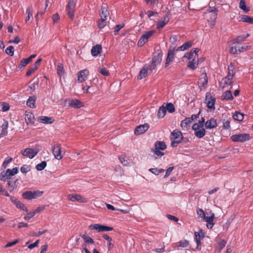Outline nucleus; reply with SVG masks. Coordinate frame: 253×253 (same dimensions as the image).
<instances>
[{
    "instance_id": "obj_36",
    "label": "nucleus",
    "mask_w": 253,
    "mask_h": 253,
    "mask_svg": "<svg viewBox=\"0 0 253 253\" xmlns=\"http://www.w3.org/2000/svg\"><path fill=\"white\" fill-rule=\"evenodd\" d=\"M166 107L164 105L161 106L158 111V117L159 118H164L166 113Z\"/></svg>"
},
{
    "instance_id": "obj_4",
    "label": "nucleus",
    "mask_w": 253,
    "mask_h": 253,
    "mask_svg": "<svg viewBox=\"0 0 253 253\" xmlns=\"http://www.w3.org/2000/svg\"><path fill=\"white\" fill-rule=\"evenodd\" d=\"M231 140L235 142H244L251 139V137L248 133H241L239 134H234L230 137Z\"/></svg>"
},
{
    "instance_id": "obj_49",
    "label": "nucleus",
    "mask_w": 253,
    "mask_h": 253,
    "mask_svg": "<svg viewBox=\"0 0 253 253\" xmlns=\"http://www.w3.org/2000/svg\"><path fill=\"white\" fill-rule=\"evenodd\" d=\"M30 61L28 58H23L20 64L18 66V68L21 69L25 67L28 64L30 63Z\"/></svg>"
},
{
    "instance_id": "obj_10",
    "label": "nucleus",
    "mask_w": 253,
    "mask_h": 253,
    "mask_svg": "<svg viewBox=\"0 0 253 253\" xmlns=\"http://www.w3.org/2000/svg\"><path fill=\"white\" fill-rule=\"evenodd\" d=\"M40 150L37 148L33 149L26 148L22 151L21 153L24 156L29 157L30 159H32L37 155Z\"/></svg>"
},
{
    "instance_id": "obj_15",
    "label": "nucleus",
    "mask_w": 253,
    "mask_h": 253,
    "mask_svg": "<svg viewBox=\"0 0 253 253\" xmlns=\"http://www.w3.org/2000/svg\"><path fill=\"white\" fill-rule=\"evenodd\" d=\"M89 72L87 69H84L79 71L77 74L78 81L79 83H83L88 78Z\"/></svg>"
},
{
    "instance_id": "obj_12",
    "label": "nucleus",
    "mask_w": 253,
    "mask_h": 253,
    "mask_svg": "<svg viewBox=\"0 0 253 253\" xmlns=\"http://www.w3.org/2000/svg\"><path fill=\"white\" fill-rule=\"evenodd\" d=\"M89 228L91 230H96L98 232L110 231L113 230V228L112 227L107 226L99 224H94L90 225L89 226Z\"/></svg>"
},
{
    "instance_id": "obj_27",
    "label": "nucleus",
    "mask_w": 253,
    "mask_h": 253,
    "mask_svg": "<svg viewBox=\"0 0 253 253\" xmlns=\"http://www.w3.org/2000/svg\"><path fill=\"white\" fill-rule=\"evenodd\" d=\"M232 80L233 78L229 77L227 76L226 77L222 79L220 82V84L222 88L225 87L228 85H231L233 83Z\"/></svg>"
},
{
    "instance_id": "obj_55",
    "label": "nucleus",
    "mask_w": 253,
    "mask_h": 253,
    "mask_svg": "<svg viewBox=\"0 0 253 253\" xmlns=\"http://www.w3.org/2000/svg\"><path fill=\"white\" fill-rule=\"evenodd\" d=\"M26 13L27 14L28 16L26 18V22H27V21L30 19V17L33 15L32 7L29 6L27 8Z\"/></svg>"
},
{
    "instance_id": "obj_46",
    "label": "nucleus",
    "mask_w": 253,
    "mask_h": 253,
    "mask_svg": "<svg viewBox=\"0 0 253 253\" xmlns=\"http://www.w3.org/2000/svg\"><path fill=\"white\" fill-rule=\"evenodd\" d=\"M243 22L253 24V17H250L248 15H243L241 19Z\"/></svg>"
},
{
    "instance_id": "obj_5",
    "label": "nucleus",
    "mask_w": 253,
    "mask_h": 253,
    "mask_svg": "<svg viewBox=\"0 0 253 253\" xmlns=\"http://www.w3.org/2000/svg\"><path fill=\"white\" fill-rule=\"evenodd\" d=\"M43 191L39 190L36 191H28L24 192L22 194V197L24 199L27 200H32L33 199H37V198L40 197L42 196Z\"/></svg>"
},
{
    "instance_id": "obj_3",
    "label": "nucleus",
    "mask_w": 253,
    "mask_h": 253,
    "mask_svg": "<svg viewBox=\"0 0 253 253\" xmlns=\"http://www.w3.org/2000/svg\"><path fill=\"white\" fill-rule=\"evenodd\" d=\"M18 172V169L17 167L12 169H7L5 172L0 173V180L3 181H6V180L10 179L11 177Z\"/></svg>"
},
{
    "instance_id": "obj_20",
    "label": "nucleus",
    "mask_w": 253,
    "mask_h": 253,
    "mask_svg": "<svg viewBox=\"0 0 253 253\" xmlns=\"http://www.w3.org/2000/svg\"><path fill=\"white\" fill-rule=\"evenodd\" d=\"M214 218V213H211V216H206L203 219L207 223V227L208 229H211L214 223L213 220Z\"/></svg>"
},
{
    "instance_id": "obj_53",
    "label": "nucleus",
    "mask_w": 253,
    "mask_h": 253,
    "mask_svg": "<svg viewBox=\"0 0 253 253\" xmlns=\"http://www.w3.org/2000/svg\"><path fill=\"white\" fill-rule=\"evenodd\" d=\"M98 71L103 76H109L110 75L109 71L105 68L100 67L98 69Z\"/></svg>"
},
{
    "instance_id": "obj_58",
    "label": "nucleus",
    "mask_w": 253,
    "mask_h": 253,
    "mask_svg": "<svg viewBox=\"0 0 253 253\" xmlns=\"http://www.w3.org/2000/svg\"><path fill=\"white\" fill-rule=\"evenodd\" d=\"M14 51V48L13 46H9L5 49L6 53L7 54H9L11 56L13 55Z\"/></svg>"
},
{
    "instance_id": "obj_26",
    "label": "nucleus",
    "mask_w": 253,
    "mask_h": 253,
    "mask_svg": "<svg viewBox=\"0 0 253 253\" xmlns=\"http://www.w3.org/2000/svg\"><path fill=\"white\" fill-rule=\"evenodd\" d=\"M8 127V123L7 121L3 120V123L1 126V132L0 134V138L2 137L7 134V128Z\"/></svg>"
},
{
    "instance_id": "obj_61",
    "label": "nucleus",
    "mask_w": 253,
    "mask_h": 253,
    "mask_svg": "<svg viewBox=\"0 0 253 253\" xmlns=\"http://www.w3.org/2000/svg\"><path fill=\"white\" fill-rule=\"evenodd\" d=\"M124 27V24H119V25H117L115 26V30H114V35H117L118 34V33L119 32V31L122 29L123 28V27Z\"/></svg>"
},
{
    "instance_id": "obj_35",
    "label": "nucleus",
    "mask_w": 253,
    "mask_h": 253,
    "mask_svg": "<svg viewBox=\"0 0 253 253\" xmlns=\"http://www.w3.org/2000/svg\"><path fill=\"white\" fill-rule=\"evenodd\" d=\"M104 239L108 241L107 247L109 250L112 249L114 245L112 243V238L106 234H104L102 236Z\"/></svg>"
},
{
    "instance_id": "obj_28",
    "label": "nucleus",
    "mask_w": 253,
    "mask_h": 253,
    "mask_svg": "<svg viewBox=\"0 0 253 253\" xmlns=\"http://www.w3.org/2000/svg\"><path fill=\"white\" fill-rule=\"evenodd\" d=\"M18 179H16L14 180H9L7 182L8 186L9 188V191L11 192L16 189L17 187Z\"/></svg>"
},
{
    "instance_id": "obj_2",
    "label": "nucleus",
    "mask_w": 253,
    "mask_h": 253,
    "mask_svg": "<svg viewBox=\"0 0 253 253\" xmlns=\"http://www.w3.org/2000/svg\"><path fill=\"white\" fill-rule=\"evenodd\" d=\"M109 14V12L106 7L102 6L101 7V12L100 13L101 19L97 22V25L99 29H103L106 26L107 24V17Z\"/></svg>"
},
{
    "instance_id": "obj_52",
    "label": "nucleus",
    "mask_w": 253,
    "mask_h": 253,
    "mask_svg": "<svg viewBox=\"0 0 253 253\" xmlns=\"http://www.w3.org/2000/svg\"><path fill=\"white\" fill-rule=\"evenodd\" d=\"M166 111L168 110L170 113H172L175 111V108L173 104L171 103H167L166 105Z\"/></svg>"
},
{
    "instance_id": "obj_39",
    "label": "nucleus",
    "mask_w": 253,
    "mask_h": 253,
    "mask_svg": "<svg viewBox=\"0 0 253 253\" xmlns=\"http://www.w3.org/2000/svg\"><path fill=\"white\" fill-rule=\"evenodd\" d=\"M195 240H196V244L197 245V248H198L199 247L201 246V240L203 238L204 235H201L200 233L198 232H196L195 233Z\"/></svg>"
},
{
    "instance_id": "obj_14",
    "label": "nucleus",
    "mask_w": 253,
    "mask_h": 253,
    "mask_svg": "<svg viewBox=\"0 0 253 253\" xmlns=\"http://www.w3.org/2000/svg\"><path fill=\"white\" fill-rule=\"evenodd\" d=\"M215 102V98L212 97L210 92H207L205 98V103L207 104V107L209 109L214 110Z\"/></svg>"
},
{
    "instance_id": "obj_22",
    "label": "nucleus",
    "mask_w": 253,
    "mask_h": 253,
    "mask_svg": "<svg viewBox=\"0 0 253 253\" xmlns=\"http://www.w3.org/2000/svg\"><path fill=\"white\" fill-rule=\"evenodd\" d=\"M205 127L207 129H212L217 126L216 120L214 118H211L205 123Z\"/></svg>"
},
{
    "instance_id": "obj_37",
    "label": "nucleus",
    "mask_w": 253,
    "mask_h": 253,
    "mask_svg": "<svg viewBox=\"0 0 253 253\" xmlns=\"http://www.w3.org/2000/svg\"><path fill=\"white\" fill-rule=\"evenodd\" d=\"M199 61V60L195 61H193L192 60H189L187 64V67L192 70H195L198 67Z\"/></svg>"
},
{
    "instance_id": "obj_11",
    "label": "nucleus",
    "mask_w": 253,
    "mask_h": 253,
    "mask_svg": "<svg viewBox=\"0 0 253 253\" xmlns=\"http://www.w3.org/2000/svg\"><path fill=\"white\" fill-rule=\"evenodd\" d=\"M199 49L198 48H194L191 50L190 52H187L185 54L183 57L187 58L189 60H199L198 52Z\"/></svg>"
},
{
    "instance_id": "obj_16",
    "label": "nucleus",
    "mask_w": 253,
    "mask_h": 253,
    "mask_svg": "<svg viewBox=\"0 0 253 253\" xmlns=\"http://www.w3.org/2000/svg\"><path fill=\"white\" fill-rule=\"evenodd\" d=\"M10 201L18 209L23 211H28V210L25 205L22 203L20 201L17 200L16 198L14 197H10Z\"/></svg>"
},
{
    "instance_id": "obj_47",
    "label": "nucleus",
    "mask_w": 253,
    "mask_h": 253,
    "mask_svg": "<svg viewBox=\"0 0 253 253\" xmlns=\"http://www.w3.org/2000/svg\"><path fill=\"white\" fill-rule=\"evenodd\" d=\"M223 128L225 129L230 130L231 128L230 122L229 120L224 119L222 120Z\"/></svg>"
},
{
    "instance_id": "obj_31",
    "label": "nucleus",
    "mask_w": 253,
    "mask_h": 253,
    "mask_svg": "<svg viewBox=\"0 0 253 253\" xmlns=\"http://www.w3.org/2000/svg\"><path fill=\"white\" fill-rule=\"evenodd\" d=\"M167 148V146L164 142L157 141L155 144V149L159 150H164Z\"/></svg>"
},
{
    "instance_id": "obj_44",
    "label": "nucleus",
    "mask_w": 253,
    "mask_h": 253,
    "mask_svg": "<svg viewBox=\"0 0 253 253\" xmlns=\"http://www.w3.org/2000/svg\"><path fill=\"white\" fill-rule=\"evenodd\" d=\"M244 115L243 113L236 112L233 115V118L235 120L242 121L244 119Z\"/></svg>"
},
{
    "instance_id": "obj_38",
    "label": "nucleus",
    "mask_w": 253,
    "mask_h": 253,
    "mask_svg": "<svg viewBox=\"0 0 253 253\" xmlns=\"http://www.w3.org/2000/svg\"><path fill=\"white\" fill-rule=\"evenodd\" d=\"M192 45V43L191 41H188L183 44L181 46L179 47L177 50H185L190 48Z\"/></svg>"
},
{
    "instance_id": "obj_54",
    "label": "nucleus",
    "mask_w": 253,
    "mask_h": 253,
    "mask_svg": "<svg viewBox=\"0 0 253 253\" xmlns=\"http://www.w3.org/2000/svg\"><path fill=\"white\" fill-rule=\"evenodd\" d=\"M46 166V162L45 161H42L36 166V169L39 171H41L43 170Z\"/></svg>"
},
{
    "instance_id": "obj_19",
    "label": "nucleus",
    "mask_w": 253,
    "mask_h": 253,
    "mask_svg": "<svg viewBox=\"0 0 253 253\" xmlns=\"http://www.w3.org/2000/svg\"><path fill=\"white\" fill-rule=\"evenodd\" d=\"M26 124L32 125L34 124L35 116L30 111H26L25 113Z\"/></svg>"
},
{
    "instance_id": "obj_57",
    "label": "nucleus",
    "mask_w": 253,
    "mask_h": 253,
    "mask_svg": "<svg viewBox=\"0 0 253 253\" xmlns=\"http://www.w3.org/2000/svg\"><path fill=\"white\" fill-rule=\"evenodd\" d=\"M227 242L224 240H221L218 243V248L219 251L222 250L225 246Z\"/></svg>"
},
{
    "instance_id": "obj_23",
    "label": "nucleus",
    "mask_w": 253,
    "mask_h": 253,
    "mask_svg": "<svg viewBox=\"0 0 253 253\" xmlns=\"http://www.w3.org/2000/svg\"><path fill=\"white\" fill-rule=\"evenodd\" d=\"M38 121L43 124H51L54 122V119L51 117L41 116L38 118Z\"/></svg>"
},
{
    "instance_id": "obj_42",
    "label": "nucleus",
    "mask_w": 253,
    "mask_h": 253,
    "mask_svg": "<svg viewBox=\"0 0 253 253\" xmlns=\"http://www.w3.org/2000/svg\"><path fill=\"white\" fill-rule=\"evenodd\" d=\"M148 74V69L147 68H143L141 69L138 76V79L141 80L145 78Z\"/></svg>"
},
{
    "instance_id": "obj_60",
    "label": "nucleus",
    "mask_w": 253,
    "mask_h": 253,
    "mask_svg": "<svg viewBox=\"0 0 253 253\" xmlns=\"http://www.w3.org/2000/svg\"><path fill=\"white\" fill-rule=\"evenodd\" d=\"M35 215V212H30L27 213L24 217L25 220H29Z\"/></svg>"
},
{
    "instance_id": "obj_29",
    "label": "nucleus",
    "mask_w": 253,
    "mask_h": 253,
    "mask_svg": "<svg viewBox=\"0 0 253 253\" xmlns=\"http://www.w3.org/2000/svg\"><path fill=\"white\" fill-rule=\"evenodd\" d=\"M102 50V47L100 44H96V45L92 47L91 50V53L92 56H96L101 52Z\"/></svg>"
},
{
    "instance_id": "obj_40",
    "label": "nucleus",
    "mask_w": 253,
    "mask_h": 253,
    "mask_svg": "<svg viewBox=\"0 0 253 253\" xmlns=\"http://www.w3.org/2000/svg\"><path fill=\"white\" fill-rule=\"evenodd\" d=\"M194 134L199 138H201L205 136L206 134V130L204 128H202L200 129L195 131Z\"/></svg>"
},
{
    "instance_id": "obj_48",
    "label": "nucleus",
    "mask_w": 253,
    "mask_h": 253,
    "mask_svg": "<svg viewBox=\"0 0 253 253\" xmlns=\"http://www.w3.org/2000/svg\"><path fill=\"white\" fill-rule=\"evenodd\" d=\"M149 170L155 175H158L161 173L164 172L165 170L163 169L151 168Z\"/></svg>"
},
{
    "instance_id": "obj_6",
    "label": "nucleus",
    "mask_w": 253,
    "mask_h": 253,
    "mask_svg": "<svg viewBox=\"0 0 253 253\" xmlns=\"http://www.w3.org/2000/svg\"><path fill=\"white\" fill-rule=\"evenodd\" d=\"M247 47L248 46L245 43H237V44L230 47L229 52L233 54H239L245 51L247 49Z\"/></svg>"
},
{
    "instance_id": "obj_43",
    "label": "nucleus",
    "mask_w": 253,
    "mask_h": 253,
    "mask_svg": "<svg viewBox=\"0 0 253 253\" xmlns=\"http://www.w3.org/2000/svg\"><path fill=\"white\" fill-rule=\"evenodd\" d=\"M57 74L60 77L64 74L63 65L60 63H58L57 65Z\"/></svg>"
},
{
    "instance_id": "obj_33",
    "label": "nucleus",
    "mask_w": 253,
    "mask_h": 253,
    "mask_svg": "<svg viewBox=\"0 0 253 253\" xmlns=\"http://www.w3.org/2000/svg\"><path fill=\"white\" fill-rule=\"evenodd\" d=\"M249 36V34H247L246 35H243L239 36L237 37L235 39L233 40V42L234 43H239L242 42H244Z\"/></svg>"
},
{
    "instance_id": "obj_56",
    "label": "nucleus",
    "mask_w": 253,
    "mask_h": 253,
    "mask_svg": "<svg viewBox=\"0 0 253 253\" xmlns=\"http://www.w3.org/2000/svg\"><path fill=\"white\" fill-rule=\"evenodd\" d=\"M197 213L199 218L204 219L206 216V214L202 209H198L197 210Z\"/></svg>"
},
{
    "instance_id": "obj_59",
    "label": "nucleus",
    "mask_w": 253,
    "mask_h": 253,
    "mask_svg": "<svg viewBox=\"0 0 253 253\" xmlns=\"http://www.w3.org/2000/svg\"><path fill=\"white\" fill-rule=\"evenodd\" d=\"M12 161V158L9 157H7L5 158V160L2 163V167L4 168H6L8 164Z\"/></svg>"
},
{
    "instance_id": "obj_25",
    "label": "nucleus",
    "mask_w": 253,
    "mask_h": 253,
    "mask_svg": "<svg viewBox=\"0 0 253 253\" xmlns=\"http://www.w3.org/2000/svg\"><path fill=\"white\" fill-rule=\"evenodd\" d=\"M69 106L75 108H80L83 106V103L78 99H72L69 100Z\"/></svg>"
},
{
    "instance_id": "obj_13",
    "label": "nucleus",
    "mask_w": 253,
    "mask_h": 253,
    "mask_svg": "<svg viewBox=\"0 0 253 253\" xmlns=\"http://www.w3.org/2000/svg\"><path fill=\"white\" fill-rule=\"evenodd\" d=\"M67 199L72 202H79L80 203H85L87 202V199L83 197L80 194H69L67 196Z\"/></svg>"
},
{
    "instance_id": "obj_51",
    "label": "nucleus",
    "mask_w": 253,
    "mask_h": 253,
    "mask_svg": "<svg viewBox=\"0 0 253 253\" xmlns=\"http://www.w3.org/2000/svg\"><path fill=\"white\" fill-rule=\"evenodd\" d=\"M81 237L85 243L89 244H93L94 243L93 240L90 237L85 234L83 235Z\"/></svg>"
},
{
    "instance_id": "obj_63",
    "label": "nucleus",
    "mask_w": 253,
    "mask_h": 253,
    "mask_svg": "<svg viewBox=\"0 0 253 253\" xmlns=\"http://www.w3.org/2000/svg\"><path fill=\"white\" fill-rule=\"evenodd\" d=\"M152 152H153L155 155H156L158 157H161L164 155V153L159 150H157L156 149H152Z\"/></svg>"
},
{
    "instance_id": "obj_45",
    "label": "nucleus",
    "mask_w": 253,
    "mask_h": 253,
    "mask_svg": "<svg viewBox=\"0 0 253 253\" xmlns=\"http://www.w3.org/2000/svg\"><path fill=\"white\" fill-rule=\"evenodd\" d=\"M176 245L178 247L186 248L189 245V242L187 240H183L176 243Z\"/></svg>"
},
{
    "instance_id": "obj_32",
    "label": "nucleus",
    "mask_w": 253,
    "mask_h": 253,
    "mask_svg": "<svg viewBox=\"0 0 253 253\" xmlns=\"http://www.w3.org/2000/svg\"><path fill=\"white\" fill-rule=\"evenodd\" d=\"M36 97L35 96H30L28 99L26 104L29 107L31 108H36Z\"/></svg>"
},
{
    "instance_id": "obj_62",
    "label": "nucleus",
    "mask_w": 253,
    "mask_h": 253,
    "mask_svg": "<svg viewBox=\"0 0 253 253\" xmlns=\"http://www.w3.org/2000/svg\"><path fill=\"white\" fill-rule=\"evenodd\" d=\"M30 169L29 168V166H27V165H24L20 169V170H21V172H22L23 173H27V172L30 171Z\"/></svg>"
},
{
    "instance_id": "obj_30",
    "label": "nucleus",
    "mask_w": 253,
    "mask_h": 253,
    "mask_svg": "<svg viewBox=\"0 0 253 253\" xmlns=\"http://www.w3.org/2000/svg\"><path fill=\"white\" fill-rule=\"evenodd\" d=\"M235 69L234 64L230 63V65L228 67V73L227 76L233 78V77L235 74Z\"/></svg>"
},
{
    "instance_id": "obj_34",
    "label": "nucleus",
    "mask_w": 253,
    "mask_h": 253,
    "mask_svg": "<svg viewBox=\"0 0 253 253\" xmlns=\"http://www.w3.org/2000/svg\"><path fill=\"white\" fill-rule=\"evenodd\" d=\"M233 97L230 90L226 91L221 96V99L225 100H232Z\"/></svg>"
},
{
    "instance_id": "obj_41",
    "label": "nucleus",
    "mask_w": 253,
    "mask_h": 253,
    "mask_svg": "<svg viewBox=\"0 0 253 253\" xmlns=\"http://www.w3.org/2000/svg\"><path fill=\"white\" fill-rule=\"evenodd\" d=\"M191 123L190 118H186L181 122L180 126L183 129H186L188 126Z\"/></svg>"
},
{
    "instance_id": "obj_1",
    "label": "nucleus",
    "mask_w": 253,
    "mask_h": 253,
    "mask_svg": "<svg viewBox=\"0 0 253 253\" xmlns=\"http://www.w3.org/2000/svg\"><path fill=\"white\" fill-rule=\"evenodd\" d=\"M170 139L171 140V146L173 147H176L183 139V134L181 131L175 129L171 133Z\"/></svg>"
},
{
    "instance_id": "obj_21",
    "label": "nucleus",
    "mask_w": 253,
    "mask_h": 253,
    "mask_svg": "<svg viewBox=\"0 0 253 253\" xmlns=\"http://www.w3.org/2000/svg\"><path fill=\"white\" fill-rule=\"evenodd\" d=\"M42 61V59L39 58L35 62V64L33 65V66L31 69L27 71L26 73V75L27 76H30V75H31L38 69Z\"/></svg>"
},
{
    "instance_id": "obj_9",
    "label": "nucleus",
    "mask_w": 253,
    "mask_h": 253,
    "mask_svg": "<svg viewBox=\"0 0 253 253\" xmlns=\"http://www.w3.org/2000/svg\"><path fill=\"white\" fill-rule=\"evenodd\" d=\"M52 153L54 158L57 160L61 159L63 156L64 153H62V147L60 144H56L52 147Z\"/></svg>"
},
{
    "instance_id": "obj_17",
    "label": "nucleus",
    "mask_w": 253,
    "mask_h": 253,
    "mask_svg": "<svg viewBox=\"0 0 253 253\" xmlns=\"http://www.w3.org/2000/svg\"><path fill=\"white\" fill-rule=\"evenodd\" d=\"M149 127L148 124L139 125L137 126L134 130V133L136 135H139L144 133Z\"/></svg>"
},
{
    "instance_id": "obj_7",
    "label": "nucleus",
    "mask_w": 253,
    "mask_h": 253,
    "mask_svg": "<svg viewBox=\"0 0 253 253\" xmlns=\"http://www.w3.org/2000/svg\"><path fill=\"white\" fill-rule=\"evenodd\" d=\"M155 31L151 30L146 32L139 40L137 45L138 46H142L148 40V39L152 36Z\"/></svg>"
},
{
    "instance_id": "obj_50",
    "label": "nucleus",
    "mask_w": 253,
    "mask_h": 253,
    "mask_svg": "<svg viewBox=\"0 0 253 253\" xmlns=\"http://www.w3.org/2000/svg\"><path fill=\"white\" fill-rule=\"evenodd\" d=\"M239 7L245 12H247L249 11V8L246 7V2L244 0H241L239 3Z\"/></svg>"
},
{
    "instance_id": "obj_18",
    "label": "nucleus",
    "mask_w": 253,
    "mask_h": 253,
    "mask_svg": "<svg viewBox=\"0 0 253 253\" xmlns=\"http://www.w3.org/2000/svg\"><path fill=\"white\" fill-rule=\"evenodd\" d=\"M174 57V47L172 48L170 47L168 51V55L165 63V67H167L169 65V63L173 61Z\"/></svg>"
},
{
    "instance_id": "obj_64",
    "label": "nucleus",
    "mask_w": 253,
    "mask_h": 253,
    "mask_svg": "<svg viewBox=\"0 0 253 253\" xmlns=\"http://www.w3.org/2000/svg\"><path fill=\"white\" fill-rule=\"evenodd\" d=\"M167 24V22L164 21H159L157 24V28L160 30L162 29Z\"/></svg>"
},
{
    "instance_id": "obj_8",
    "label": "nucleus",
    "mask_w": 253,
    "mask_h": 253,
    "mask_svg": "<svg viewBox=\"0 0 253 253\" xmlns=\"http://www.w3.org/2000/svg\"><path fill=\"white\" fill-rule=\"evenodd\" d=\"M75 7L76 3L74 0H69L66 6V11H67L68 16L71 19H73L74 17Z\"/></svg>"
},
{
    "instance_id": "obj_24",
    "label": "nucleus",
    "mask_w": 253,
    "mask_h": 253,
    "mask_svg": "<svg viewBox=\"0 0 253 253\" xmlns=\"http://www.w3.org/2000/svg\"><path fill=\"white\" fill-rule=\"evenodd\" d=\"M162 61V55L158 54L157 56L154 57L152 61L151 70L154 69L157 64H160Z\"/></svg>"
}]
</instances>
